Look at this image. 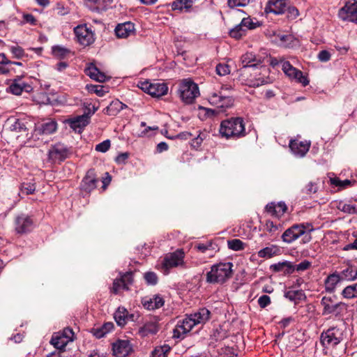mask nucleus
Instances as JSON below:
<instances>
[{"instance_id": "1", "label": "nucleus", "mask_w": 357, "mask_h": 357, "mask_svg": "<svg viewBox=\"0 0 357 357\" xmlns=\"http://www.w3.org/2000/svg\"><path fill=\"white\" fill-rule=\"evenodd\" d=\"M210 311L205 308H200L197 312L188 315L182 321H179L173 331V337L183 338L184 335L190 332L197 324L206 323L210 318Z\"/></svg>"}, {"instance_id": "2", "label": "nucleus", "mask_w": 357, "mask_h": 357, "mask_svg": "<svg viewBox=\"0 0 357 357\" xmlns=\"http://www.w3.org/2000/svg\"><path fill=\"white\" fill-rule=\"evenodd\" d=\"M233 264L231 262H220L213 264L210 271L206 275V281L210 284L225 282L233 275Z\"/></svg>"}, {"instance_id": "3", "label": "nucleus", "mask_w": 357, "mask_h": 357, "mask_svg": "<svg viewBox=\"0 0 357 357\" xmlns=\"http://www.w3.org/2000/svg\"><path fill=\"white\" fill-rule=\"evenodd\" d=\"M220 134L226 137L240 138L246 135L244 121L241 117L231 118L221 122Z\"/></svg>"}, {"instance_id": "4", "label": "nucleus", "mask_w": 357, "mask_h": 357, "mask_svg": "<svg viewBox=\"0 0 357 357\" xmlns=\"http://www.w3.org/2000/svg\"><path fill=\"white\" fill-rule=\"evenodd\" d=\"M344 340L342 329L333 326L323 331L320 335V342L325 349H331L338 345Z\"/></svg>"}, {"instance_id": "5", "label": "nucleus", "mask_w": 357, "mask_h": 357, "mask_svg": "<svg viewBox=\"0 0 357 357\" xmlns=\"http://www.w3.org/2000/svg\"><path fill=\"white\" fill-rule=\"evenodd\" d=\"M180 98L185 104H192L199 96L198 85L189 79H183L179 84Z\"/></svg>"}, {"instance_id": "6", "label": "nucleus", "mask_w": 357, "mask_h": 357, "mask_svg": "<svg viewBox=\"0 0 357 357\" xmlns=\"http://www.w3.org/2000/svg\"><path fill=\"white\" fill-rule=\"evenodd\" d=\"M184 257L185 253L182 250H177L166 255L162 262V268L165 273L167 274L169 269L173 268L178 266L186 268Z\"/></svg>"}, {"instance_id": "7", "label": "nucleus", "mask_w": 357, "mask_h": 357, "mask_svg": "<svg viewBox=\"0 0 357 357\" xmlns=\"http://www.w3.org/2000/svg\"><path fill=\"white\" fill-rule=\"evenodd\" d=\"M137 86L153 97H160L167 93L168 87L164 82H150L148 80L139 82Z\"/></svg>"}, {"instance_id": "8", "label": "nucleus", "mask_w": 357, "mask_h": 357, "mask_svg": "<svg viewBox=\"0 0 357 357\" xmlns=\"http://www.w3.org/2000/svg\"><path fill=\"white\" fill-rule=\"evenodd\" d=\"M321 305L323 306V315L335 314L340 315L345 309L344 303L336 302L334 298L324 296L321 301Z\"/></svg>"}, {"instance_id": "9", "label": "nucleus", "mask_w": 357, "mask_h": 357, "mask_svg": "<svg viewBox=\"0 0 357 357\" xmlns=\"http://www.w3.org/2000/svg\"><path fill=\"white\" fill-rule=\"evenodd\" d=\"M77 41L82 46H89L95 41L94 33L86 24H80L74 28Z\"/></svg>"}, {"instance_id": "10", "label": "nucleus", "mask_w": 357, "mask_h": 357, "mask_svg": "<svg viewBox=\"0 0 357 357\" xmlns=\"http://www.w3.org/2000/svg\"><path fill=\"white\" fill-rule=\"evenodd\" d=\"M209 102L225 111L226 109L231 107L234 104V98L231 96H226L222 91L213 93L209 97Z\"/></svg>"}, {"instance_id": "11", "label": "nucleus", "mask_w": 357, "mask_h": 357, "mask_svg": "<svg viewBox=\"0 0 357 357\" xmlns=\"http://www.w3.org/2000/svg\"><path fill=\"white\" fill-rule=\"evenodd\" d=\"M305 229L304 224H294L284 231L281 238L286 243H292L305 234Z\"/></svg>"}, {"instance_id": "12", "label": "nucleus", "mask_w": 357, "mask_h": 357, "mask_svg": "<svg viewBox=\"0 0 357 357\" xmlns=\"http://www.w3.org/2000/svg\"><path fill=\"white\" fill-rule=\"evenodd\" d=\"M340 19L357 24V0L347 2L338 13Z\"/></svg>"}, {"instance_id": "13", "label": "nucleus", "mask_w": 357, "mask_h": 357, "mask_svg": "<svg viewBox=\"0 0 357 357\" xmlns=\"http://www.w3.org/2000/svg\"><path fill=\"white\" fill-rule=\"evenodd\" d=\"M282 69L286 75L291 79H296L303 86H305L309 84V80L303 75V73L294 68L289 61L282 62Z\"/></svg>"}, {"instance_id": "14", "label": "nucleus", "mask_w": 357, "mask_h": 357, "mask_svg": "<svg viewBox=\"0 0 357 357\" xmlns=\"http://www.w3.org/2000/svg\"><path fill=\"white\" fill-rule=\"evenodd\" d=\"M69 151L62 144H56L52 146L48 151V158L52 162H60L68 157Z\"/></svg>"}, {"instance_id": "15", "label": "nucleus", "mask_w": 357, "mask_h": 357, "mask_svg": "<svg viewBox=\"0 0 357 357\" xmlns=\"http://www.w3.org/2000/svg\"><path fill=\"white\" fill-rule=\"evenodd\" d=\"M132 351V345L128 340H118L112 344V353L115 357H126Z\"/></svg>"}, {"instance_id": "16", "label": "nucleus", "mask_w": 357, "mask_h": 357, "mask_svg": "<svg viewBox=\"0 0 357 357\" xmlns=\"http://www.w3.org/2000/svg\"><path fill=\"white\" fill-rule=\"evenodd\" d=\"M159 331V325L155 317L146 320L143 326L139 328L138 334L142 337L155 335Z\"/></svg>"}, {"instance_id": "17", "label": "nucleus", "mask_w": 357, "mask_h": 357, "mask_svg": "<svg viewBox=\"0 0 357 357\" xmlns=\"http://www.w3.org/2000/svg\"><path fill=\"white\" fill-rule=\"evenodd\" d=\"M98 181V179L96 177L95 170L90 169L83 178L80 188L82 190L86 192H91L96 188Z\"/></svg>"}, {"instance_id": "18", "label": "nucleus", "mask_w": 357, "mask_h": 357, "mask_svg": "<svg viewBox=\"0 0 357 357\" xmlns=\"http://www.w3.org/2000/svg\"><path fill=\"white\" fill-rule=\"evenodd\" d=\"M33 221L30 217L21 215L15 219V230L18 234H24L31 231Z\"/></svg>"}, {"instance_id": "19", "label": "nucleus", "mask_w": 357, "mask_h": 357, "mask_svg": "<svg viewBox=\"0 0 357 357\" xmlns=\"http://www.w3.org/2000/svg\"><path fill=\"white\" fill-rule=\"evenodd\" d=\"M287 3V0H269L266 6L265 10L267 13L281 15L286 11Z\"/></svg>"}, {"instance_id": "20", "label": "nucleus", "mask_w": 357, "mask_h": 357, "mask_svg": "<svg viewBox=\"0 0 357 357\" xmlns=\"http://www.w3.org/2000/svg\"><path fill=\"white\" fill-rule=\"evenodd\" d=\"M310 143L307 141L291 140L289 147L292 153L298 157H303L309 151Z\"/></svg>"}, {"instance_id": "21", "label": "nucleus", "mask_w": 357, "mask_h": 357, "mask_svg": "<svg viewBox=\"0 0 357 357\" xmlns=\"http://www.w3.org/2000/svg\"><path fill=\"white\" fill-rule=\"evenodd\" d=\"M114 318L117 325L123 327L127 324L128 320L134 321V314H129L126 308L119 307L114 312Z\"/></svg>"}, {"instance_id": "22", "label": "nucleus", "mask_w": 357, "mask_h": 357, "mask_svg": "<svg viewBox=\"0 0 357 357\" xmlns=\"http://www.w3.org/2000/svg\"><path fill=\"white\" fill-rule=\"evenodd\" d=\"M89 116L88 114L78 116L74 119L68 120V123L72 129L80 132L89 123Z\"/></svg>"}, {"instance_id": "23", "label": "nucleus", "mask_w": 357, "mask_h": 357, "mask_svg": "<svg viewBox=\"0 0 357 357\" xmlns=\"http://www.w3.org/2000/svg\"><path fill=\"white\" fill-rule=\"evenodd\" d=\"M135 31L134 24L128 22L117 25L115 29V33L118 38H126L133 33Z\"/></svg>"}, {"instance_id": "24", "label": "nucleus", "mask_w": 357, "mask_h": 357, "mask_svg": "<svg viewBox=\"0 0 357 357\" xmlns=\"http://www.w3.org/2000/svg\"><path fill=\"white\" fill-rule=\"evenodd\" d=\"M287 209V207L284 202H279L277 204L270 203L266 206V211L276 218L281 217L286 212Z\"/></svg>"}, {"instance_id": "25", "label": "nucleus", "mask_w": 357, "mask_h": 357, "mask_svg": "<svg viewBox=\"0 0 357 357\" xmlns=\"http://www.w3.org/2000/svg\"><path fill=\"white\" fill-rule=\"evenodd\" d=\"M10 91L14 94L19 96L22 93V91L29 92L32 90V87L31 85L27 84L22 82L21 79L15 80L10 85Z\"/></svg>"}, {"instance_id": "26", "label": "nucleus", "mask_w": 357, "mask_h": 357, "mask_svg": "<svg viewBox=\"0 0 357 357\" xmlns=\"http://www.w3.org/2000/svg\"><path fill=\"white\" fill-rule=\"evenodd\" d=\"M85 73L91 79L99 82H104L107 79V76L105 73L100 72L93 63H91L89 67L86 68Z\"/></svg>"}, {"instance_id": "27", "label": "nucleus", "mask_w": 357, "mask_h": 357, "mask_svg": "<svg viewBox=\"0 0 357 357\" xmlns=\"http://www.w3.org/2000/svg\"><path fill=\"white\" fill-rule=\"evenodd\" d=\"M7 124L9 127V130L16 133H22L27 130L25 123L15 117L9 118L7 120Z\"/></svg>"}, {"instance_id": "28", "label": "nucleus", "mask_w": 357, "mask_h": 357, "mask_svg": "<svg viewBox=\"0 0 357 357\" xmlns=\"http://www.w3.org/2000/svg\"><path fill=\"white\" fill-rule=\"evenodd\" d=\"M270 268L273 271L282 272L284 274H291L295 271L292 263L287 261L272 264Z\"/></svg>"}, {"instance_id": "29", "label": "nucleus", "mask_w": 357, "mask_h": 357, "mask_svg": "<svg viewBox=\"0 0 357 357\" xmlns=\"http://www.w3.org/2000/svg\"><path fill=\"white\" fill-rule=\"evenodd\" d=\"M57 123L54 121H49L37 126L35 131L40 135H50L56 131Z\"/></svg>"}, {"instance_id": "30", "label": "nucleus", "mask_w": 357, "mask_h": 357, "mask_svg": "<svg viewBox=\"0 0 357 357\" xmlns=\"http://www.w3.org/2000/svg\"><path fill=\"white\" fill-rule=\"evenodd\" d=\"M164 299L161 296L155 295L149 300H144L143 301V305L147 310H153L161 307L164 305Z\"/></svg>"}, {"instance_id": "31", "label": "nucleus", "mask_w": 357, "mask_h": 357, "mask_svg": "<svg viewBox=\"0 0 357 357\" xmlns=\"http://www.w3.org/2000/svg\"><path fill=\"white\" fill-rule=\"evenodd\" d=\"M50 343L57 349L64 351L65 347L68 343V340L63 335H60V333H54L50 340Z\"/></svg>"}, {"instance_id": "32", "label": "nucleus", "mask_w": 357, "mask_h": 357, "mask_svg": "<svg viewBox=\"0 0 357 357\" xmlns=\"http://www.w3.org/2000/svg\"><path fill=\"white\" fill-rule=\"evenodd\" d=\"M341 277L338 274H331L329 275L326 280H325V289L327 292H333L336 285L341 280Z\"/></svg>"}, {"instance_id": "33", "label": "nucleus", "mask_w": 357, "mask_h": 357, "mask_svg": "<svg viewBox=\"0 0 357 357\" xmlns=\"http://www.w3.org/2000/svg\"><path fill=\"white\" fill-rule=\"evenodd\" d=\"M126 105L119 100H113L105 109V113L109 116H115L123 110Z\"/></svg>"}, {"instance_id": "34", "label": "nucleus", "mask_w": 357, "mask_h": 357, "mask_svg": "<svg viewBox=\"0 0 357 357\" xmlns=\"http://www.w3.org/2000/svg\"><path fill=\"white\" fill-rule=\"evenodd\" d=\"M284 296L295 303L306 298L305 294L302 290H289L284 293Z\"/></svg>"}, {"instance_id": "35", "label": "nucleus", "mask_w": 357, "mask_h": 357, "mask_svg": "<svg viewBox=\"0 0 357 357\" xmlns=\"http://www.w3.org/2000/svg\"><path fill=\"white\" fill-rule=\"evenodd\" d=\"M274 41L281 47H289L293 42V36L290 34H278L275 37Z\"/></svg>"}, {"instance_id": "36", "label": "nucleus", "mask_w": 357, "mask_h": 357, "mask_svg": "<svg viewBox=\"0 0 357 357\" xmlns=\"http://www.w3.org/2000/svg\"><path fill=\"white\" fill-rule=\"evenodd\" d=\"M255 61H257V59L252 53H246L242 56V65L243 68L257 67L259 64L260 61H257V63H255Z\"/></svg>"}, {"instance_id": "37", "label": "nucleus", "mask_w": 357, "mask_h": 357, "mask_svg": "<svg viewBox=\"0 0 357 357\" xmlns=\"http://www.w3.org/2000/svg\"><path fill=\"white\" fill-rule=\"evenodd\" d=\"M279 249L275 245H271L270 247H266L260 250L258 252V257L261 258H271L278 255Z\"/></svg>"}, {"instance_id": "38", "label": "nucleus", "mask_w": 357, "mask_h": 357, "mask_svg": "<svg viewBox=\"0 0 357 357\" xmlns=\"http://www.w3.org/2000/svg\"><path fill=\"white\" fill-rule=\"evenodd\" d=\"M337 208L345 213L349 214H357V206L351 204L350 203H345L344 202H340L337 206Z\"/></svg>"}, {"instance_id": "39", "label": "nucleus", "mask_w": 357, "mask_h": 357, "mask_svg": "<svg viewBox=\"0 0 357 357\" xmlns=\"http://www.w3.org/2000/svg\"><path fill=\"white\" fill-rule=\"evenodd\" d=\"M245 29L240 23L229 31V36L235 39H240L246 34L247 31Z\"/></svg>"}, {"instance_id": "40", "label": "nucleus", "mask_w": 357, "mask_h": 357, "mask_svg": "<svg viewBox=\"0 0 357 357\" xmlns=\"http://www.w3.org/2000/svg\"><path fill=\"white\" fill-rule=\"evenodd\" d=\"M264 227L266 231L274 234L277 231H281L282 229V225L281 223L273 222L271 220H266Z\"/></svg>"}, {"instance_id": "41", "label": "nucleus", "mask_w": 357, "mask_h": 357, "mask_svg": "<svg viewBox=\"0 0 357 357\" xmlns=\"http://www.w3.org/2000/svg\"><path fill=\"white\" fill-rule=\"evenodd\" d=\"M171 347L168 344L157 347L153 351L151 357H166Z\"/></svg>"}, {"instance_id": "42", "label": "nucleus", "mask_w": 357, "mask_h": 357, "mask_svg": "<svg viewBox=\"0 0 357 357\" xmlns=\"http://www.w3.org/2000/svg\"><path fill=\"white\" fill-rule=\"evenodd\" d=\"M52 54L59 59H64L70 54V50L66 47L56 45L52 47Z\"/></svg>"}, {"instance_id": "43", "label": "nucleus", "mask_w": 357, "mask_h": 357, "mask_svg": "<svg viewBox=\"0 0 357 357\" xmlns=\"http://www.w3.org/2000/svg\"><path fill=\"white\" fill-rule=\"evenodd\" d=\"M120 279L122 282L123 289L128 290V286L133 282V273L131 271L126 272L121 275Z\"/></svg>"}, {"instance_id": "44", "label": "nucleus", "mask_w": 357, "mask_h": 357, "mask_svg": "<svg viewBox=\"0 0 357 357\" xmlns=\"http://www.w3.org/2000/svg\"><path fill=\"white\" fill-rule=\"evenodd\" d=\"M342 295L346 298H352L357 296V283L347 286L342 291Z\"/></svg>"}, {"instance_id": "45", "label": "nucleus", "mask_w": 357, "mask_h": 357, "mask_svg": "<svg viewBox=\"0 0 357 357\" xmlns=\"http://www.w3.org/2000/svg\"><path fill=\"white\" fill-rule=\"evenodd\" d=\"M228 248L231 250L238 251L244 249V243L240 239H232L227 241Z\"/></svg>"}, {"instance_id": "46", "label": "nucleus", "mask_w": 357, "mask_h": 357, "mask_svg": "<svg viewBox=\"0 0 357 357\" xmlns=\"http://www.w3.org/2000/svg\"><path fill=\"white\" fill-rule=\"evenodd\" d=\"M340 276L341 277L342 280H354L355 279V275H354V271L351 267H347V268L344 269Z\"/></svg>"}, {"instance_id": "47", "label": "nucleus", "mask_w": 357, "mask_h": 357, "mask_svg": "<svg viewBox=\"0 0 357 357\" xmlns=\"http://www.w3.org/2000/svg\"><path fill=\"white\" fill-rule=\"evenodd\" d=\"M86 88L89 91L95 93L100 97H102L107 92L104 90V86L100 85H87Z\"/></svg>"}, {"instance_id": "48", "label": "nucleus", "mask_w": 357, "mask_h": 357, "mask_svg": "<svg viewBox=\"0 0 357 357\" xmlns=\"http://www.w3.org/2000/svg\"><path fill=\"white\" fill-rule=\"evenodd\" d=\"M144 278L146 283L150 285H155L158 282V276L154 272H146L144 275Z\"/></svg>"}, {"instance_id": "49", "label": "nucleus", "mask_w": 357, "mask_h": 357, "mask_svg": "<svg viewBox=\"0 0 357 357\" xmlns=\"http://www.w3.org/2000/svg\"><path fill=\"white\" fill-rule=\"evenodd\" d=\"M241 26H243V27L245 28V29L247 31L248 30H251V29H255L257 26L258 22H257V23L253 22L252 20L250 17H244L241 20Z\"/></svg>"}, {"instance_id": "50", "label": "nucleus", "mask_w": 357, "mask_h": 357, "mask_svg": "<svg viewBox=\"0 0 357 357\" xmlns=\"http://www.w3.org/2000/svg\"><path fill=\"white\" fill-rule=\"evenodd\" d=\"M215 71L220 76H224L229 74L230 69L229 66L225 63H219L216 66Z\"/></svg>"}, {"instance_id": "51", "label": "nucleus", "mask_w": 357, "mask_h": 357, "mask_svg": "<svg viewBox=\"0 0 357 357\" xmlns=\"http://www.w3.org/2000/svg\"><path fill=\"white\" fill-rule=\"evenodd\" d=\"M10 51L13 54V56L16 59H20L24 54V50L17 45L10 47Z\"/></svg>"}, {"instance_id": "52", "label": "nucleus", "mask_w": 357, "mask_h": 357, "mask_svg": "<svg viewBox=\"0 0 357 357\" xmlns=\"http://www.w3.org/2000/svg\"><path fill=\"white\" fill-rule=\"evenodd\" d=\"M36 190V186L33 183H24L21 188V192L26 195H31Z\"/></svg>"}, {"instance_id": "53", "label": "nucleus", "mask_w": 357, "mask_h": 357, "mask_svg": "<svg viewBox=\"0 0 357 357\" xmlns=\"http://www.w3.org/2000/svg\"><path fill=\"white\" fill-rule=\"evenodd\" d=\"M110 147V141L109 139L105 140L98 144L96 146V150L101 153H105Z\"/></svg>"}, {"instance_id": "54", "label": "nucleus", "mask_w": 357, "mask_h": 357, "mask_svg": "<svg viewBox=\"0 0 357 357\" xmlns=\"http://www.w3.org/2000/svg\"><path fill=\"white\" fill-rule=\"evenodd\" d=\"M287 11V17L291 20L296 19L298 15V10L294 6H289L287 3V8L286 10Z\"/></svg>"}, {"instance_id": "55", "label": "nucleus", "mask_w": 357, "mask_h": 357, "mask_svg": "<svg viewBox=\"0 0 357 357\" xmlns=\"http://www.w3.org/2000/svg\"><path fill=\"white\" fill-rule=\"evenodd\" d=\"M250 2V0H228V5L231 8L236 6H245Z\"/></svg>"}, {"instance_id": "56", "label": "nucleus", "mask_w": 357, "mask_h": 357, "mask_svg": "<svg viewBox=\"0 0 357 357\" xmlns=\"http://www.w3.org/2000/svg\"><path fill=\"white\" fill-rule=\"evenodd\" d=\"M303 192L310 195L312 193H315L317 192V185L312 183V182H310L308 183L306 186L305 187V188L303 190Z\"/></svg>"}, {"instance_id": "57", "label": "nucleus", "mask_w": 357, "mask_h": 357, "mask_svg": "<svg viewBox=\"0 0 357 357\" xmlns=\"http://www.w3.org/2000/svg\"><path fill=\"white\" fill-rule=\"evenodd\" d=\"M271 303V298L267 295H262L258 299V304L261 308L267 307Z\"/></svg>"}, {"instance_id": "58", "label": "nucleus", "mask_w": 357, "mask_h": 357, "mask_svg": "<svg viewBox=\"0 0 357 357\" xmlns=\"http://www.w3.org/2000/svg\"><path fill=\"white\" fill-rule=\"evenodd\" d=\"M318 59L321 62H327L331 59V54L327 50H321L318 54Z\"/></svg>"}, {"instance_id": "59", "label": "nucleus", "mask_w": 357, "mask_h": 357, "mask_svg": "<svg viewBox=\"0 0 357 357\" xmlns=\"http://www.w3.org/2000/svg\"><path fill=\"white\" fill-rule=\"evenodd\" d=\"M311 263L307 260H304L294 266V268L297 271H303L310 268Z\"/></svg>"}, {"instance_id": "60", "label": "nucleus", "mask_w": 357, "mask_h": 357, "mask_svg": "<svg viewBox=\"0 0 357 357\" xmlns=\"http://www.w3.org/2000/svg\"><path fill=\"white\" fill-rule=\"evenodd\" d=\"M121 289H123L122 282L121 279H116L114 280L113 287L112 289V292L114 294H117Z\"/></svg>"}, {"instance_id": "61", "label": "nucleus", "mask_w": 357, "mask_h": 357, "mask_svg": "<svg viewBox=\"0 0 357 357\" xmlns=\"http://www.w3.org/2000/svg\"><path fill=\"white\" fill-rule=\"evenodd\" d=\"M237 354L235 350L231 347H227L225 349L223 354L220 355V357H236Z\"/></svg>"}, {"instance_id": "62", "label": "nucleus", "mask_w": 357, "mask_h": 357, "mask_svg": "<svg viewBox=\"0 0 357 357\" xmlns=\"http://www.w3.org/2000/svg\"><path fill=\"white\" fill-rule=\"evenodd\" d=\"M24 22L29 23L31 25L36 24V19L32 14L26 13L23 15Z\"/></svg>"}, {"instance_id": "63", "label": "nucleus", "mask_w": 357, "mask_h": 357, "mask_svg": "<svg viewBox=\"0 0 357 357\" xmlns=\"http://www.w3.org/2000/svg\"><path fill=\"white\" fill-rule=\"evenodd\" d=\"M128 156L129 155L128 153H122L116 157L115 162L118 164H125Z\"/></svg>"}, {"instance_id": "64", "label": "nucleus", "mask_w": 357, "mask_h": 357, "mask_svg": "<svg viewBox=\"0 0 357 357\" xmlns=\"http://www.w3.org/2000/svg\"><path fill=\"white\" fill-rule=\"evenodd\" d=\"M93 334L97 338H101L104 337L107 333L103 331L102 326L100 328H93Z\"/></svg>"}]
</instances>
